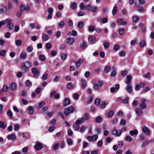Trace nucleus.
<instances>
[{"mask_svg": "<svg viewBox=\"0 0 154 154\" xmlns=\"http://www.w3.org/2000/svg\"><path fill=\"white\" fill-rule=\"evenodd\" d=\"M20 128V126L17 124H15L14 125V130L15 131H18Z\"/></svg>", "mask_w": 154, "mask_h": 154, "instance_id": "obj_48", "label": "nucleus"}, {"mask_svg": "<svg viewBox=\"0 0 154 154\" xmlns=\"http://www.w3.org/2000/svg\"><path fill=\"white\" fill-rule=\"evenodd\" d=\"M79 6L81 9H86V6H85V4L84 3H82L80 4Z\"/></svg>", "mask_w": 154, "mask_h": 154, "instance_id": "obj_58", "label": "nucleus"}, {"mask_svg": "<svg viewBox=\"0 0 154 154\" xmlns=\"http://www.w3.org/2000/svg\"><path fill=\"white\" fill-rule=\"evenodd\" d=\"M73 86L72 84L71 83H69L67 84V88L68 89H70L72 88Z\"/></svg>", "mask_w": 154, "mask_h": 154, "instance_id": "obj_61", "label": "nucleus"}, {"mask_svg": "<svg viewBox=\"0 0 154 154\" xmlns=\"http://www.w3.org/2000/svg\"><path fill=\"white\" fill-rule=\"evenodd\" d=\"M132 78H127L126 83L128 85H130Z\"/></svg>", "mask_w": 154, "mask_h": 154, "instance_id": "obj_51", "label": "nucleus"}, {"mask_svg": "<svg viewBox=\"0 0 154 154\" xmlns=\"http://www.w3.org/2000/svg\"><path fill=\"white\" fill-rule=\"evenodd\" d=\"M22 43V41L19 39L17 40L15 42V44L17 46H20L21 45Z\"/></svg>", "mask_w": 154, "mask_h": 154, "instance_id": "obj_39", "label": "nucleus"}, {"mask_svg": "<svg viewBox=\"0 0 154 154\" xmlns=\"http://www.w3.org/2000/svg\"><path fill=\"white\" fill-rule=\"evenodd\" d=\"M75 42V39L73 38L69 37L67 39V43L69 45H72Z\"/></svg>", "mask_w": 154, "mask_h": 154, "instance_id": "obj_10", "label": "nucleus"}, {"mask_svg": "<svg viewBox=\"0 0 154 154\" xmlns=\"http://www.w3.org/2000/svg\"><path fill=\"white\" fill-rule=\"evenodd\" d=\"M120 48V47L119 45L117 44L114 45L113 49L115 51H118Z\"/></svg>", "mask_w": 154, "mask_h": 154, "instance_id": "obj_46", "label": "nucleus"}, {"mask_svg": "<svg viewBox=\"0 0 154 154\" xmlns=\"http://www.w3.org/2000/svg\"><path fill=\"white\" fill-rule=\"evenodd\" d=\"M125 90L128 93H131L132 91V87L131 85H128L127 86Z\"/></svg>", "mask_w": 154, "mask_h": 154, "instance_id": "obj_17", "label": "nucleus"}, {"mask_svg": "<svg viewBox=\"0 0 154 154\" xmlns=\"http://www.w3.org/2000/svg\"><path fill=\"white\" fill-rule=\"evenodd\" d=\"M82 87V89H84L86 88L87 82L86 80L83 79H82L81 80Z\"/></svg>", "mask_w": 154, "mask_h": 154, "instance_id": "obj_13", "label": "nucleus"}, {"mask_svg": "<svg viewBox=\"0 0 154 154\" xmlns=\"http://www.w3.org/2000/svg\"><path fill=\"white\" fill-rule=\"evenodd\" d=\"M146 41L145 40H142L140 42V45L141 48H143L146 45Z\"/></svg>", "mask_w": 154, "mask_h": 154, "instance_id": "obj_40", "label": "nucleus"}, {"mask_svg": "<svg viewBox=\"0 0 154 154\" xmlns=\"http://www.w3.org/2000/svg\"><path fill=\"white\" fill-rule=\"evenodd\" d=\"M42 38L43 41H47L49 39L48 36L45 34L43 35Z\"/></svg>", "mask_w": 154, "mask_h": 154, "instance_id": "obj_36", "label": "nucleus"}, {"mask_svg": "<svg viewBox=\"0 0 154 154\" xmlns=\"http://www.w3.org/2000/svg\"><path fill=\"white\" fill-rule=\"evenodd\" d=\"M138 133V131L137 129H134V130H131L129 131V134L131 136L137 135Z\"/></svg>", "mask_w": 154, "mask_h": 154, "instance_id": "obj_21", "label": "nucleus"}, {"mask_svg": "<svg viewBox=\"0 0 154 154\" xmlns=\"http://www.w3.org/2000/svg\"><path fill=\"white\" fill-rule=\"evenodd\" d=\"M84 26V23L82 21H80L78 23L77 26L79 28H82Z\"/></svg>", "mask_w": 154, "mask_h": 154, "instance_id": "obj_50", "label": "nucleus"}, {"mask_svg": "<svg viewBox=\"0 0 154 154\" xmlns=\"http://www.w3.org/2000/svg\"><path fill=\"white\" fill-rule=\"evenodd\" d=\"M32 84L31 82L29 80H27L26 82V86L28 87L31 86Z\"/></svg>", "mask_w": 154, "mask_h": 154, "instance_id": "obj_64", "label": "nucleus"}, {"mask_svg": "<svg viewBox=\"0 0 154 154\" xmlns=\"http://www.w3.org/2000/svg\"><path fill=\"white\" fill-rule=\"evenodd\" d=\"M31 72L35 76H38L39 75V71L35 67H33L31 69Z\"/></svg>", "mask_w": 154, "mask_h": 154, "instance_id": "obj_7", "label": "nucleus"}, {"mask_svg": "<svg viewBox=\"0 0 154 154\" xmlns=\"http://www.w3.org/2000/svg\"><path fill=\"white\" fill-rule=\"evenodd\" d=\"M74 110V108L70 106L64 109V113L66 116H68L70 113L72 112Z\"/></svg>", "mask_w": 154, "mask_h": 154, "instance_id": "obj_2", "label": "nucleus"}, {"mask_svg": "<svg viewBox=\"0 0 154 154\" xmlns=\"http://www.w3.org/2000/svg\"><path fill=\"white\" fill-rule=\"evenodd\" d=\"M39 60L42 61H43L45 60L46 57L45 55L41 54L39 55Z\"/></svg>", "mask_w": 154, "mask_h": 154, "instance_id": "obj_33", "label": "nucleus"}, {"mask_svg": "<svg viewBox=\"0 0 154 154\" xmlns=\"http://www.w3.org/2000/svg\"><path fill=\"white\" fill-rule=\"evenodd\" d=\"M17 85L14 82L11 83L9 85V88L12 90H14L16 89Z\"/></svg>", "mask_w": 154, "mask_h": 154, "instance_id": "obj_12", "label": "nucleus"}, {"mask_svg": "<svg viewBox=\"0 0 154 154\" xmlns=\"http://www.w3.org/2000/svg\"><path fill=\"white\" fill-rule=\"evenodd\" d=\"M71 8L73 10L75 9L77 7V4L76 3H73L70 5Z\"/></svg>", "mask_w": 154, "mask_h": 154, "instance_id": "obj_41", "label": "nucleus"}, {"mask_svg": "<svg viewBox=\"0 0 154 154\" xmlns=\"http://www.w3.org/2000/svg\"><path fill=\"white\" fill-rule=\"evenodd\" d=\"M6 53V51L5 49L0 50V56L3 57L5 56Z\"/></svg>", "mask_w": 154, "mask_h": 154, "instance_id": "obj_37", "label": "nucleus"}, {"mask_svg": "<svg viewBox=\"0 0 154 154\" xmlns=\"http://www.w3.org/2000/svg\"><path fill=\"white\" fill-rule=\"evenodd\" d=\"M88 29L89 31L93 32L95 30V28L94 26H91L89 27Z\"/></svg>", "mask_w": 154, "mask_h": 154, "instance_id": "obj_59", "label": "nucleus"}, {"mask_svg": "<svg viewBox=\"0 0 154 154\" xmlns=\"http://www.w3.org/2000/svg\"><path fill=\"white\" fill-rule=\"evenodd\" d=\"M100 102V100L99 98H96L94 100V103L96 105L98 106Z\"/></svg>", "mask_w": 154, "mask_h": 154, "instance_id": "obj_53", "label": "nucleus"}, {"mask_svg": "<svg viewBox=\"0 0 154 154\" xmlns=\"http://www.w3.org/2000/svg\"><path fill=\"white\" fill-rule=\"evenodd\" d=\"M126 54V52L124 50H122L119 53V55L120 57H123Z\"/></svg>", "mask_w": 154, "mask_h": 154, "instance_id": "obj_43", "label": "nucleus"}, {"mask_svg": "<svg viewBox=\"0 0 154 154\" xmlns=\"http://www.w3.org/2000/svg\"><path fill=\"white\" fill-rule=\"evenodd\" d=\"M0 12L1 14H5L7 12V8L3 6H2L0 8Z\"/></svg>", "mask_w": 154, "mask_h": 154, "instance_id": "obj_11", "label": "nucleus"}, {"mask_svg": "<svg viewBox=\"0 0 154 154\" xmlns=\"http://www.w3.org/2000/svg\"><path fill=\"white\" fill-rule=\"evenodd\" d=\"M95 39L96 38L94 35H90L88 37V41L91 43L94 42Z\"/></svg>", "mask_w": 154, "mask_h": 154, "instance_id": "obj_23", "label": "nucleus"}, {"mask_svg": "<svg viewBox=\"0 0 154 154\" xmlns=\"http://www.w3.org/2000/svg\"><path fill=\"white\" fill-rule=\"evenodd\" d=\"M33 48L32 46H29L27 48V51L29 52H31L33 50Z\"/></svg>", "mask_w": 154, "mask_h": 154, "instance_id": "obj_63", "label": "nucleus"}, {"mask_svg": "<svg viewBox=\"0 0 154 154\" xmlns=\"http://www.w3.org/2000/svg\"><path fill=\"white\" fill-rule=\"evenodd\" d=\"M152 140H146L142 143L141 145V146L142 147H144L149 144L150 143L152 142Z\"/></svg>", "mask_w": 154, "mask_h": 154, "instance_id": "obj_20", "label": "nucleus"}, {"mask_svg": "<svg viewBox=\"0 0 154 154\" xmlns=\"http://www.w3.org/2000/svg\"><path fill=\"white\" fill-rule=\"evenodd\" d=\"M6 126V125L2 121L0 122V128H5Z\"/></svg>", "mask_w": 154, "mask_h": 154, "instance_id": "obj_49", "label": "nucleus"}, {"mask_svg": "<svg viewBox=\"0 0 154 154\" xmlns=\"http://www.w3.org/2000/svg\"><path fill=\"white\" fill-rule=\"evenodd\" d=\"M88 47V45L87 42L84 41L80 44V48L81 49H85Z\"/></svg>", "mask_w": 154, "mask_h": 154, "instance_id": "obj_9", "label": "nucleus"}, {"mask_svg": "<svg viewBox=\"0 0 154 154\" xmlns=\"http://www.w3.org/2000/svg\"><path fill=\"white\" fill-rule=\"evenodd\" d=\"M70 103V101L68 98L65 99L63 101V106H67L69 105Z\"/></svg>", "mask_w": 154, "mask_h": 154, "instance_id": "obj_22", "label": "nucleus"}, {"mask_svg": "<svg viewBox=\"0 0 154 154\" xmlns=\"http://www.w3.org/2000/svg\"><path fill=\"white\" fill-rule=\"evenodd\" d=\"M83 63V60L81 59H79L75 63V66L76 67H79L81 64Z\"/></svg>", "mask_w": 154, "mask_h": 154, "instance_id": "obj_14", "label": "nucleus"}, {"mask_svg": "<svg viewBox=\"0 0 154 154\" xmlns=\"http://www.w3.org/2000/svg\"><path fill=\"white\" fill-rule=\"evenodd\" d=\"M140 13L143 12L144 11V8L140 6L138 7L137 10Z\"/></svg>", "mask_w": 154, "mask_h": 154, "instance_id": "obj_55", "label": "nucleus"}, {"mask_svg": "<svg viewBox=\"0 0 154 154\" xmlns=\"http://www.w3.org/2000/svg\"><path fill=\"white\" fill-rule=\"evenodd\" d=\"M30 9V7L29 5H27L26 7L23 5H21L20 6V10L22 11L25 10L28 11Z\"/></svg>", "mask_w": 154, "mask_h": 154, "instance_id": "obj_8", "label": "nucleus"}, {"mask_svg": "<svg viewBox=\"0 0 154 154\" xmlns=\"http://www.w3.org/2000/svg\"><path fill=\"white\" fill-rule=\"evenodd\" d=\"M65 26V23L63 21H61L58 24V26L60 28H62Z\"/></svg>", "mask_w": 154, "mask_h": 154, "instance_id": "obj_35", "label": "nucleus"}, {"mask_svg": "<svg viewBox=\"0 0 154 154\" xmlns=\"http://www.w3.org/2000/svg\"><path fill=\"white\" fill-rule=\"evenodd\" d=\"M51 45L50 43L48 42L46 44V48L47 49H50L51 48Z\"/></svg>", "mask_w": 154, "mask_h": 154, "instance_id": "obj_62", "label": "nucleus"}, {"mask_svg": "<svg viewBox=\"0 0 154 154\" xmlns=\"http://www.w3.org/2000/svg\"><path fill=\"white\" fill-rule=\"evenodd\" d=\"M8 86L6 85H3L2 90V91H3L6 92L8 91Z\"/></svg>", "mask_w": 154, "mask_h": 154, "instance_id": "obj_47", "label": "nucleus"}, {"mask_svg": "<svg viewBox=\"0 0 154 154\" xmlns=\"http://www.w3.org/2000/svg\"><path fill=\"white\" fill-rule=\"evenodd\" d=\"M98 10V8L95 6H93L91 7L90 11H91L93 13H95Z\"/></svg>", "mask_w": 154, "mask_h": 154, "instance_id": "obj_38", "label": "nucleus"}, {"mask_svg": "<svg viewBox=\"0 0 154 154\" xmlns=\"http://www.w3.org/2000/svg\"><path fill=\"white\" fill-rule=\"evenodd\" d=\"M119 33L120 35H123L125 33V29L123 28H120L119 30Z\"/></svg>", "mask_w": 154, "mask_h": 154, "instance_id": "obj_34", "label": "nucleus"}, {"mask_svg": "<svg viewBox=\"0 0 154 154\" xmlns=\"http://www.w3.org/2000/svg\"><path fill=\"white\" fill-rule=\"evenodd\" d=\"M14 26L13 24L12 23H11L7 25V28L9 30H11L13 29Z\"/></svg>", "mask_w": 154, "mask_h": 154, "instance_id": "obj_42", "label": "nucleus"}, {"mask_svg": "<svg viewBox=\"0 0 154 154\" xmlns=\"http://www.w3.org/2000/svg\"><path fill=\"white\" fill-rule=\"evenodd\" d=\"M107 106V104L104 102H102L100 105V107L103 109H105Z\"/></svg>", "mask_w": 154, "mask_h": 154, "instance_id": "obj_44", "label": "nucleus"}, {"mask_svg": "<svg viewBox=\"0 0 154 154\" xmlns=\"http://www.w3.org/2000/svg\"><path fill=\"white\" fill-rule=\"evenodd\" d=\"M71 34L72 35L75 36L77 35V32L74 30H72L71 32H69L68 33V35L70 36V34Z\"/></svg>", "mask_w": 154, "mask_h": 154, "instance_id": "obj_29", "label": "nucleus"}, {"mask_svg": "<svg viewBox=\"0 0 154 154\" xmlns=\"http://www.w3.org/2000/svg\"><path fill=\"white\" fill-rule=\"evenodd\" d=\"M42 147V145L40 143H37L35 146V149L37 150H40Z\"/></svg>", "mask_w": 154, "mask_h": 154, "instance_id": "obj_15", "label": "nucleus"}, {"mask_svg": "<svg viewBox=\"0 0 154 154\" xmlns=\"http://www.w3.org/2000/svg\"><path fill=\"white\" fill-rule=\"evenodd\" d=\"M7 115L8 116H9V117L11 118H13V113L10 110H8L7 112Z\"/></svg>", "mask_w": 154, "mask_h": 154, "instance_id": "obj_54", "label": "nucleus"}, {"mask_svg": "<svg viewBox=\"0 0 154 154\" xmlns=\"http://www.w3.org/2000/svg\"><path fill=\"white\" fill-rule=\"evenodd\" d=\"M114 114V111L112 110H110L107 113V116L108 118L112 117Z\"/></svg>", "mask_w": 154, "mask_h": 154, "instance_id": "obj_27", "label": "nucleus"}, {"mask_svg": "<svg viewBox=\"0 0 154 154\" xmlns=\"http://www.w3.org/2000/svg\"><path fill=\"white\" fill-rule=\"evenodd\" d=\"M109 43L108 42H106L103 44L104 48L105 49H108L109 46Z\"/></svg>", "mask_w": 154, "mask_h": 154, "instance_id": "obj_52", "label": "nucleus"}, {"mask_svg": "<svg viewBox=\"0 0 154 154\" xmlns=\"http://www.w3.org/2000/svg\"><path fill=\"white\" fill-rule=\"evenodd\" d=\"M102 119L101 117L98 116L96 118L95 121L97 123H100L102 121Z\"/></svg>", "mask_w": 154, "mask_h": 154, "instance_id": "obj_32", "label": "nucleus"}, {"mask_svg": "<svg viewBox=\"0 0 154 154\" xmlns=\"http://www.w3.org/2000/svg\"><path fill=\"white\" fill-rule=\"evenodd\" d=\"M111 67L109 66H106L104 68V72L106 73H108L111 70Z\"/></svg>", "mask_w": 154, "mask_h": 154, "instance_id": "obj_25", "label": "nucleus"}, {"mask_svg": "<svg viewBox=\"0 0 154 154\" xmlns=\"http://www.w3.org/2000/svg\"><path fill=\"white\" fill-rule=\"evenodd\" d=\"M142 131L144 134L146 136H148L150 135V131L148 127L146 126H143Z\"/></svg>", "mask_w": 154, "mask_h": 154, "instance_id": "obj_4", "label": "nucleus"}, {"mask_svg": "<svg viewBox=\"0 0 154 154\" xmlns=\"http://www.w3.org/2000/svg\"><path fill=\"white\" fill-rule=\"evenodd\" d=\"M133 21L134 23L137 22L139 20V18L137 16H134L132 18Z\"/></svg>", "mask_w": 154, "mask_h": 154, "instance_id": "obj_31", "label": "nucleus"}, {"mask_svg": "<svg viewBox=\"0 0 154 154\" xmlns=\"http://www.w3.org/2000/svg\"><path fill=\"white\" fill-rule=\"evenodd\" d=\"M116 68L115 66L112 67V71L111 73V76H116Z\"/></svg>", "mask_w": 154, "mask_h": 154, "instance_id": "obj_16", "label": "nucleus"}, {"mask_svg": "<svg viewBox=\"0 0 154 154\" xmlns=\"http://www.w3.org/2000/svg\"><path fill=\"white\" fill-rule=\"evenodd\" d=\"M31 67L32 64L29 61H26L23 62L21 64V70L26 72H27L29 69Z\"/></svg>", "mask_w": 154, "mask_h": 154, "instance_id": "obj_1", "label": "nucleus"}, {"mask_svg": "<svg viewBox=\"0 0 154 154\" xmlns=\"http://www.w3.org/2000/svg\"><path fill=\"white\" fill-rule=\"evenodd\" d=\"M135 112L136 114L139 116H141L142 113V110L138 108H137L136 109Z\"/></svg>", "mask_w": 154, "mask_h": 154, "instance_id": "obj_26", "label": "nucleus"}, {"mask_svg": "<svg viewBox=\"0 0 154 154\" xmlns=\"http://www.w3.org/2000/svg\"><path fill=\"white\" fill-rule=\"evenodd\" d=\"M60 57L62 60H65L67 57V54L65 53H63L61 54Z\"/></svg>", "mask_w": 154, "mask_h": 154, "instance_id": "obj_30", "label": "nucleus"}, {"mask_svg": "<svg viewBox=\"0 0 154 154\" xmlns=\"http://www.w3.org/2000/svg\"><path fill=\"white\" fill-rule=\"evenodd\" d=\"M117 23L119 25H125L127 24V22L126 21H124L123 19L120 18L117 20Z\"/></svg>", "mask_w": 154, "mask_h": 154, "instance_id": "obj_6", "label": "nucleus"}, {"mask_svg": "<svg viewBox=\"0 0 154 154\" xmlns=\"http://www.w3.org/2000/svg\"><path fill=\"white\" fill-rule=\"evenodd\" d=\"M120 125H124L126 123V121L124 119H122L120 121Z\"/></svg>", "mask_w": 154, "mask_h": 154, "instance_id": "obj_60", "label": "nucleus"}, {"mask_svg": "<svg viewBox=\"0 0 154 154\" xmlns=\"http://www.w3.org/2000/svg\"><path fill=\"white\" fill-rule=\"evenodd\" d=\"M16 136L14 134H9L7 136L8 139L11 140H14L16 139Z\"/></svg>", "mask_w": 154, "mask_h": 154, "instance_id": "obj_18", "label": "nucleus"}, {"mask_svg": "<svg viewBox=\"0 0 154 154\" xmlns=\"http://www.w3.org/2000/svg\"><path fill=\"white\" fill-rule=\"evenodd\" d=\"M28 113L29 114H32L34 111L33 107L32 106H29L28 108Z\"/></svg>", "mask_w": 154, "mask_h": 154, "instance_id": "obj_19", "label": "nucleus"}, {"mask_svg": "<svg viewBox=\"0 0 154 154\" xmlns=\"http://www.w3.org/2000/svg\"><path fill=\"white\" fill-rule=\"evenodd\" d=\"M11 21L12 20L10 18H7L5 20V23H6L7 25L11 23Z\"/></svg>", "mask_w": 154, "mask_h": 154, "instance_id": "obj_57", "label": "nucleus"}, {"mask_svg": "<svg viewBox=\"0 0 154 154\" xmlns=\"http://www.w3.org/2000/svg\"><path fill=\"white\" fill-rule=\"evenodd\" d=\"M89 117V115L88 113H86L85 114L83 118L85 121L86 120H88V119Z\"/></svg>", "mask_w": 154, "mask_h": 154, "instance_id": "obj_56", "label": "nucleus"}, {"mask_svg": "<svg viewBox=\"0 0 154 154\" xmlns=\"http://www.w3.org/2000/svg\"><path fill=\"white\" fill-rule=\"evenodd\" d=\"M66 142L67 144L69 146L72 145L73 143L72 140L70 138H68Z\"/></svg>", "mask_w": 154, "mask_h": 154, "instance_id": "obj_45", "label": "nucleus"}, {"mask_svg": "<svg viewBox=\"0 0 154 154\" xmlns=\"http://www.w3.org/2000/svg\"><path fill=\"white\" fill-rule=\"evenodd\" d=\"M146 100L143 98L141 100V102L139 106L141 109H144L146 108Z\"/></svg>", "mask_w": 154, "mask_h": 154, "instance_id": "obj_5", "label": "nucleus"}, {"mask_svg": "<svg viewBox=\"0 0 154 154\" xmlns=\"http://www.w3.org/2000/svg\"><path fill=\"white\" fill-rule=\"evenodd\" d=\"M118 8L116 6H114L113 8L112 11V14L113 15H115L116 14L117 12L118 11Z\"/></svg>", "mask_w": 154, "mask_h": 154, "instance_id": "obj_28", "label": "nucleus"}, {"mask_svg": "<svg viewBox=\"0 0 154 154\" xmlns=\"http://www.w3.org/2000/svg\"><path fill=\"white\" fill-rule=\"evenodd\" d=\"M27 54L25 52H23L21 53L20 55V58L21 59H25L26 58Z\"/></svg>", "mask_w": 154, "mask_h": 154, "instance_id": "obj_24", "label": "nucleus"}, {"mask_svg": "<svg viewBox=\"0 0 154 154\" xmlns=\"http://www.w3.org/2000/svg\"><path fill=\"white\" fill-rule=\"evenodd\" d=\"M112 135H115L117 137L120 136L122 133V131L120 130H117L116 128H114L113 130L112 131Z\"/></svg>", "mask_w": 154, "mask_h": 154, "instance_id": "obj_3", "label": "nucleus"}]
</instances>
